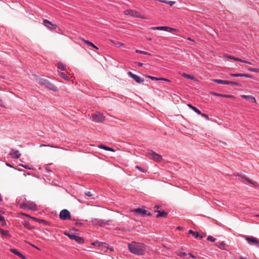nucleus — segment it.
Wrapping results in <instances>:
<instances>
[{
  "instance_id": "a878e982",
  "label": "nucleus",
  "mask_w": 259,
  "mask_h": 259,
  "mask_svg": "<svg viewBox=\"0 0 259 259\" xmlns=\"http://www.w3.org/2000/svg\"><path fill=\"white\" fill-rule=\"evenodd\" d=\"M157 212H158V214L156 215V218L165 217L167 214L164 211H161L160 210H158Z\"/></svg>"
},
{
  "instance_id": "09e8293b",
  "label": "nucleus",
  "mask_w": 259,
  "mask_h": 259,
  "mask_svg": "<svg viewBox=\"0 0 259 259\" xmlns=\"http://www.w3.org/2000/svg\"><path fill=\"white\" fill-rule=\"evenodd\" d=\"M201 115H202V117H204V118H207V119H208V115H207V114H204V113H203V114H202Z\"/></svg>"
},
{
  "instance_id": "7ed1b4c3",
  "label": "nucleus",
  "mask_w": 259,
  "mask_h": 259,
  "mask_svg": "<svg viewBox=\"0 0 259 259\" xmlns=\"http://www.w3.org/2000/svg\"><path fill=\"white\" fill-rule=\"evenodd\" d=\"M38 83L39 84L44 85L45 87L53 91H58V88L57 87H56L49 81L45 78L39 79V80H38Z\"/></svg>"
},
{
  "instance_id": "412c9836",
  "label": "nucleus",
  "mask_w": 259,
  "mask_h": 259,
  "mask_svg": "<svg viewBox=\"0 0 259 259\" xmlns=\"http://www.w3.org/2000/svg\"><path fill=\"white\" fill-rule=\"evenodd\" d=\"M241 98H242L243 99L251 100H252L253 101L254 103L256 102L255 98L254 97L252 96H250V95H241Z\"/></svg>"
},
{
  "instance_id": "8fccbe9b",
  "label": "nucleus",
  "mask_w": 259,
  "mask_h": 259,
  "mask_svg": "<svg viewBox=\"0 0 259 259\" xmlns=\"http://www.w3.org/2000/svg\"><path fill=\"white\" fill-rule=\"evenodd\" d=\"M116 45H117L118 47H122L123 45L122 43L119 42L116 43Z\"/></svg>"
},
{
  "instance_id": "c756f323",
  "label": "nucleus",
  "mask_w": 259,
  "mask_h": 259,
  "mask_svg": "<svg viewBox=\"0 0 259 259\" xmlns=\"http://www.w3.org/2000/svg\"><path fill=\"white\" fill-rule=\"evenodd\" d=\"M136 52L137 53H139V54H144V55H149L150 54L147 52H145V51H141V50H136Z\"/></svg>"
},
{
  "instance_id": "9b49d317",
  "label": "nucleus",
  "mask_w": 259,
  "mask_h": 259,
  "mask_svg": "<svg viewBox=\"0 0 259 259\" xmlns=\"http://www.w3.org/2000/svg\"><path fill=\"white\" fill-rule=\"evenodd\" d=\"M245 239L246 240L247 243L251 245H255L258 241V239L252 236H245Z\"/></svg>"
},
{
  "instance_id": "13d9d810",
  "label": "nucleus",
  "mask_w": 259,
  "mask_h": 259,
  "mask_svg": "<svg viewBox=\"0 0 259 259\" xmlns=\"http://www.w3.org/2000/svg\"><path fill=\"white\" fill-rule=\"evenodd\" d=\"M108 249H109L111 251H113V247H109V246H108Z\"/></svg>"
},
{
  "instance_id": "f704fd0d",
  "label": "nucleus",
  "mask_w": 259,
  "mask_h": 259,
  "mask_svg": "<svg viewBox=\"0 0 259 259\" xmlns=\"http://www.w3.org/2000/svg\"><path fill=\"white\" fill-rule=\"evenodd\" d=\"M148 77L153 80H159V77H154L152 76H148Z\"/></svg>"
},
{
  "instance_id": "3c124183",
  "label": "nucleus",
  "mask_w": 259,
  "mask_h": 259,
  "mask_svg": "<svg viewBox=\"0 0 259 259\" xmlns=\"http://www.w3.org/2000/svg\"><path fill=\"white\" fill-rule=\"evenodd\" d=\"M0 106L3 107L4 106V103L3 102V100L0 98Z\"/></svg>"
},
{
  "instance_id": "69168bd1",
  "label": "nucleus",
  "mask_w": 259,
  "mask_h": 259,
  "mask_svg": "<svg viewBox=\"0 0 259 259\" xmlns=\"http://www.w3.org/2000/svg\"><path fill=\"white\" fill-rule=\"evenodd\" d=\"M1 230H3V229L0 228V233L1 234Z\"/></svg>"
},
{
  "instance_id": "5fc2aeb1",
  "label": "nucleus",
  "mask_w": 259,
  "mask_h": 259,
  "mask_svg": "<svg viewBox=\"0 0 259 259\" xmlns=\"http://www.w3.org/2000/svg\"><path fill=\"white\" fill-rule=\"evenodd\" d=\"M255 246L259 248V240L257 241V243H256V244Z\"/></svg>"
},
{
  "instance_id": "473e14b6",
  "label": "nucleus",
  "mask_w": 259,
  "mask_h": 259,
  "mask_svg": "<svg viewBox=\"0 0 259 259\" xmlns=\"http://www.w3.org/2000/svg\"><path fill=\"white\" fill-rule=\"evenodd\" d=\"M1 234L3 236H8L9 235V231L4 230L3 229V230H1Z\"/></svg>"
},
{
  "instance_id": "c9c22d12",
  "label": "nucleus",
  "mask_w": 259,
  "mask_h": 259,
  "mask_svg": "<svg viewBox=\"0 0 259 259\" xmlns=\"http://www.w3.org/2000/svg\"><path fill=\"white\" fill-rule=\"evenodd\" d=\"M228 84H231V85H238V83L237 82H235V81H228Z\"/></svg>"
},
{
  "instance_id": "79ce46f5",
  "label": "nucleus",
  "mask_w": 259,
  "mask_h": 259,
  "mask_svg": "<svg viewBox=\"0 0 259 259\" xmlns=\"http://www.w3.org/2000/svg\"><path fill=\"white\" fill-rule=\"evenodd\" d=\"M135 167H136V168L139 169L141 171L144 172V169L142 167H140L139 166H136Z\"/></svg>"
},
{
  "instance_id": "4c0bfd02",
  "label": "nucleus",
  "mask_w": 259,
  "mask_h": 259,
  "mask_svg": "<svg viewBox=\"0 0 259 259\" xmlns=\"http://www.w3.org/2000/svg\"><path fill=\"white\" fill-rule=\"evenodd\" d=\"M227 57L229 58H230V59H233L234 60L239 61L240 58H236V57H232V56H228Z\"/></svg>"
},
{
  "instance_id": "ddd939ff",
  "label": "nucleus",
  "mask_w": 259,
  "mask_h": 259,
  "mask_svg": "<svg viewBox=\"0 0 259 259\" xmlns=\"http://www.w3.org/2000/svg\"><path fill=\"white\" fill-rule=\"evenodd\" d=\"M127 74L130 77L134 79L137 83H142L144 80L143 78H141V77L136 74H133L131 72H128Z\"/></svg>"
},
{
  "instance_id": "603ef678",
  "label": "nucleus",
  "mask_w": 259,
  "mask_h": 259,
  "mask_svg": "<svg viewBox=\"0 0 259 259\" xmlns=\"http://www.w3.org/2000/svg\"><path fill=\"white\" fill-rule=\"evenodd\" d=\"M139 66V67H142L143 65V64L142 63H141V62H137L136 63Z\"/></svg>"
},
{
  "instance_id": "f03ea898",
  "label": "nucleus",
  "mask_w": 259,
  "mask_h": 259,
  "mask_svg": "<svg viewBox=\"0 0 259 259\" xmlns=\"http://www.w3.org/2000/svg\"><path fill=\"white\" fill-rule=\"evenodd\" d=\"M17 201L21 208H26L33 211H36L37 210L36 204L32 201L27 200L26 198L25 197H21Z\"/></svg>"
},
{
  "instance_id": "49530a36",
  "label": "nucleus",
  "mask_w": 259,
  "mask_h": 259,
  "mask_svg": "<svg viewBox=\"0 0 259 259\" xmlns=\"http://www.w3.org/2000/svg\"><path fill=\"white\" fill-rule=\"evenodd\" d=\"M20 166H22V167H24L25 168H26V169H30V168H29V167H28V165H23V164H20Z\"/></svg>"
},
{
  "instance_id": "dca6fc26",
  "label": "nucleus",
  "mask_w": 259,
  "mask_h": 259,
  "mask_svg": "<svg viewBox=\"0 0 259 259\" xmlns=\"http://www.w3.org/2000/svg\"><path fill=\"white\" fill-rule=\"evenodd\" d=\"M91 244L94 246H98L99 247H103L106 248H108V244L105 242L96 241L92 242Z\"/></svg>"
},
{
  "instance_id": "393cba45",
  "label": "nucleus",
  "mask_w": 259,
  "mask_h": 259,
  "mask_svg": "<svg viewBox=\"0 0 259 259\" xmlns=\"http://www.w3.org/2000/svg\"><path fill=\"white\" fill-rule=\"evenodd\" d=\"M188 106L189 108L192 109L194 112H195L197 114L200 115L201 114V111L196 108L195 107L193 106L191 104H188Z\"/></svg>"
},
{
  "instance_id": "6e6d98bb",
  "label": "nucleus",
  "mask_w": 259,
  "mask_h": 259,
  "mask_svg": "<svg viewBox=\"0 0 259 259\" xmlns=\"http://www.w3.org/2000/svg\"><path fill=\"white\" fill-rule=\"evenodd\" d=\"M159 207H160L158 205H155V206H154L155 209H158V208H159Z\"/></svg>"
},
{
  "instance_id": "cd10ccee",
  "label": "nucleus",
  "mask_w": 259,
  "mask_h": 259,
  "mask_svg": "<svg viewBox=\"0 0 259 259\" xmlns=\"http://www.w3.org/2000/svg\"><path fill=\"white\" fill-rule=\"evenodd\" d=\"M57 67L58 68L61 69V70H66V68L65 65H64L62 62H59L57 64Z\"/></svg>"
},
{
  "instance_id": "052dcab7",
  "label": "nucleus",
  "mask_w": 259,
  "mask_h": 259,
  "mask_svg": "<svg viewBox=\"0 0 259 259\" xmlns=\"http://www.w3.org/2000/svg\"><path fill=\"white\" fill-rule=\"evenodd\" d=\"M181 229V227L179 226L177 228V229L180 230Z\"/></svg>"
},
{
  "instance_id": "4468645a",
  "label": "nucleus",
  "mask_w": 259,
  "mask_h": 259,
  "mask_svg": "<svg viewBox=\"0 0 259 259\" xmlns=\"http://www.w3.org/2000/svg\"><path fill=\"white\" fill-rule=\"evenodd\" d=\"M124 14L126 15H131L135 17H141L140 14L136 11L132 10H126L124 12Z\"/></svg>"
},
{
  "instance_id": "39448f33",
  "label": "nucleus",
  "mask_w": 259,
  "mask_h": 259,
  "mask_svg": "<svg viewBox=\"0 0 259 259\" xmlns=\"http://www.w3.org/2000/svg\"><path fill=\"white\" fill-rule=\"evenodd\" d=\"M59 217L62 220H66L70 219L71 214L67 209H63L60 212Z\"/></svg>"
},
{
  "instance_id": "6e6552de",
  "label": "nucleus",
  "mask_w": 259,
  "mask_h": 259,
  "mask_svg": "<svg viewBox=\"0 0 259 259\" xmlns=\"http://www.w3.org/2000/svg\"><path fill=\"white\" fill-rule=\"evenodd\" d=\"M238 179L243 182H244L245 181L246 182L249 183L250 184L253 185L255 187H257V183L256 182L249 179L248 178H246L245 176L238 175Z\"/></svg>"
},
{
  "instance_id": "864d4df0",
  "label": "nucleus",
  "mask_w": 259,
  "mask_h": 259,
  "mask_svg": "<svg viewBox=\"0 0 259 259\" xmlns=\"http://www.w3.org/2000/svg\"><path fill=\"white\" fill-rule=\"evenodd\" d=\"M239 259H248V258L245 257H243V256H240L239 257Z\"/></svg>"
},
{
  "instance_id": "ea45409f",
  "label": "nucleus",
  "mask_w": 259,
  "mask_h": 259,
  "mask_svg": "<svg viewBox=\"0 0 259 259\" xmlns=\"http://www.w3.org/2000/svg\"><path fill=\"white\" fill-rule=\"evenodd\" d=\"M46 146H50V147H53V148H60L58 146H50V145H44V144H41L40 145V147H46Z\"/></svg>"
},
{
  "instance_id": "c85d7f7f",
  "label": "nucleus",
  "mask_w": 259,
  "mask_h": 259,
  "mask_svg": "<svg viewBox=\"0 0 259 259\" xmlns=\"http://www.w3.org/2000/svg\"><path fill=\"white\" fill-rule=\"evenodd\" d=\"M182 76H183L185 78H188V79H191V80H193L194 79V77L193 76H192L188 74L185 73H183L182 74Z\"/></svg>"
},
{
  "instance_id": "2eb2a0df",
  "label": "nucleus",
  "mask_w": 259,
  "mask_h": 259,
  "mask_svg": "<svg viewBox=\"0 0 259 259\" xmlns=\"http://www.w3.org/2000/svg\"><path fill=\"white\" fill-rule=\"evenodd\" d=\"M148 153L149 155L152 156V159L156 162H159L162 159V157L160 155L156 153L152 150L149 151Z\"/></svg>"
},
{
  "instance_id": "aec40b11",
  "label": "nucleus",
  "mask_w": 259,
  "mask_h": 259,
  "mask_svg": "<svg viewBox=\"0 0 259 259\" xmlns=\"http://www.w3.org/2000/svg\"><path fill=\"white\" fill-rule=\"evenodd\" d=\"M98 147L100 149H104L106 151H112V152L114 151V150L113 148L107 147V146L103 145H100L98 146Z\"/></svg>"
},
{
  "instance_id": "6ab92c4d",
  "label": "nucleus",
  "mask_w": 259,
  "mask_h": 259,
  "mask_svg": "<svg viewBox=\"0 0 259 259\" xmlns=\"http://www.w3.org/2000/svg\"><path fill=\"white\" fill-rule=\"evenodd\" d=\"M232 76L234 77H249V75L247 74L243 73H231L230 74Z\"/></svg>"
},
{
  "instance_id": "72a5a7b5",
  "label": "nucleus",
  "mask_w": 259,
  "mask_h": 259,
  "mask_svg": "<svg viewBox=\"0 0 259 259\" xmlns=\"http://www.w3.org/2000/svg\"><path fill=\"white\" fill-rule=\"evenodd\" d=\"M207 240L208 241H211V242H214L216 240L215 238H213L212 236H209L207 238Z\"/></svg>"
},
{
  "instance_id": "680f3d73",
  "label": "nucleus",
  "mask_w": 259,
  "mask_h": 259,
  "mask_svg": "<svg viewBox=\"0 0 259 259\" xmlns=\"http://www.w3.org/2000/svg\"><path fill=\"white\" fill-rule=\"evenodd\" d=\"M94 48L95 49H97V50H98V48L97 46H96V47H94Z\"/></svg>"
},
{
  "instance_id": "f257e3e1",
  "label": "nucleus",
  "mask_w": 259,
  "mask_h": 259,
  "mask_svg": "<svg viewBox=\"0 0 259 259\" xmlns=\"http://www.w3.org/2000/svg\"><path fill=\"white\" fill-rule=\"evenodd\" d=\"M128 249L131 253L137 255H141L145 251L146 246L143 243L134 241L128 244Z\"/></svg>"
},
{
  "instance_id": "c03bdc74",
  "label": "nucleus",
  "mask_w": 259,
  "mask_h": 259,
  "mask_svg": "<svg viewBox=\"0 0 259 259\" xmlns=\"http://www.w3.org/2000/svg\"><path fill=\"white\" fill-rule=\"evenodd\" d=\"M85 194L87 196H89V197L92 196L93 195L92 193L91 192H90V191L85 192Z\"/></svg>"
},
{
  "instance_id": "4d7b16f0",
  "label": "nucleus",
  "mask_w": 259,
  "mask_h": 259,
  "mask_svg": "<svg viewBox=\"0 0 259 259\" xmlns=\"http://www.w3.org/2000/svg\"><path fill=\"white\" fill-rule=\"evenodd\" d=\"M189 255L190 256H191V257H192L193 258H195V256L193 254H192L191 253H189Z\"/></svg>"
},
{
  "instance_id": "a19ab883",
  "label": "nucleus",
  "mask_w": 259,
  "mask_h": 259,
  "mask_svg": "<svg viewBox=\"0 0 259 259\" xmlns=\"http://www.w3.org/2000/svg\"><path fill=\"white\" fill-rule=\"evenodd\" d=\"M233 97V96L232 95H230L222 94V97H224V98H232Z\"/></svg>"
},
{
  "instance_id": "58836bf2",
  "label": "nucleus",
  "mask_w": 259,
  "mask_h": 259,
  "mask_svg": "<svg viewBox=\"0 0 259 259\" xmlns=\"http://www.w3.org/2000/svg\"><path fill=\"white\" fill-rule=\"evenodd\" d=\"M239 62H242L244 63H246V64H251V62L246 61V60H242L241 59H239Z\"/></svg>"
},
{
  "instance_id": "de8ad7c7",
  "label": "nucleus",
  "mask_w": 259,
  "mask_h": 259,
  "mask_svg": "<svg viewBox=\"0 0 259 259\" xmlns=\"http://www.w3.org/2000/svg\"><path fill=\"white\" fill-rule=\"evenodd\" d=\"M4 221H5L4 217L0 214V222H4Z\"/></svg>"
},
{
  "instance_id": "2f4dec72",
  "label": "nucleus",
  "mask_w": 259,
  "mask_h": 259,
  "mask_svg": "<svg viewBox=\"0 0 259 259\" xmlns=\"http://www.w3.org/2000/svg\"><path fill=\"white\" fill-rule=\"evenodd\" d=\"M248 70L251 72H258V71H259L258 68H248Z\"/></svg>"
},
{
  "instance_id": "423d86ee",
  "label": "nucleus",
  "mask_w": 259,
  "mask_h": 259,
  "mask_svg": "<svg viewBox=\"0 0 259 259\" xmlns=\"http://www.w3.org/2000/svg\"><path fill=\"white\" fill-rule=\"evenodd\" d=\"M110 221H105V220L95 219L92 221V223L94 225L104 226L106 224H109Z\"/></svg>"
},
{
  "instance_id": "a211bd4d",
  "label": "nucleus",
  "mask_w": 259,
  "mask_h": 259,
  "mask_svg": "<svg viewBox=\"0 0 259 259\" xmlns=\"http://www.w3.org/2000/svg\"><path fill=\"white\" fill-rule=\"evenodd\" d=\"M11 251L14 253L15 254L18 255L22 259H26L25 256L23 255L21 252H19L17 249L14 248H11L10 249Z\"/></svg>"
},
{
  "instance_id": "b1692460",
  "label": "nucleus",
  "mask_w": 259,
  "mask_h": 259,
  "mask_svg": "<svg viewBox=\"0 0 259 259\" xmlns=\"http://www.w3.org/2000/svg\"><path fill=\"white\" fill-rule=\"evenodd\" d=\"M59 75L61 78H63L64 79L67 81H70V78L68 76H67V75L64 72H59Z\"/></svg>"
},
{
  "instance_id": "20e7f679",
  "label": "nucleus",
  "mask_w": 259,
  "mask_h": 259,
  "mask_svg": "<svg viewBox=\"0 0 259 259\" xmlns=\"http://www.w3.org/2000/svg\"><path fill=\"white\" fill-rule=\"evenodd\" d=\"M64 234L68 237L70 239L75 240L79 244L84 243V239L82 237L78 236L74 234L65 232Z\"/></svg>"
},
{
  "instance_id": "f3484780",
  "label": "nucleus",
  "mask_w": 259,
  "mask_h": 259,
  "mask_svg": "<svg viewBox=\"0 0 259 259\" xmlns=\"http://www.w3.org/2000/svg\"><path fill=\"white\" fill-rule=\"evenodd\" d=\"M10 154L13 158H19L21 156V154L20 153L19 151L14 149L11 150Z\"/></svg>"
},
{
  "instance_id": "338daca9",
  "label": "nucleus",
  "mask_w": 259,
  "mask_h": 259,
  "mask_svg": "<svg viewBox=\"0 0 259 259\" xmlns=\"http://www.w3.org/2000/svg\"><path fill=\"white\" fill-rule=\"evenodd\" d=\"M183 254L184 255H185L186 254V253H185V252H184V253H183Z\"/></svg>"
},
{
  "instance_id": "7c9ffc66",
  "label": "nucleus",
  "mask_w": 259,
  "mask_h": 259,
  "mask_svg": "<svg viewBox=\"0 0 259 259\" xmlns=\"http://www.w3.org/2000/svg\"><path fill=\"white\" fill-rule=\"evenodd\" d=\"M83 41L84 42L85 44L88 45L89 46H91V47H96V46L94 45L92 42L89 41V40H84V39H83Z\"/></svg>"
},
{
  "instance_id": "e2e57ef3",
  "label": "nucleus",
  "mask_w": 259,
  "mask_h": 259,
  "mask_svg": "<svg viewBox=\"0 0 259 259\" xmlns=\"http://www.w3.org/2000/svg\"><path fill=\"white\" fill-rule=\"evenodd\" d=\"M188 39L190 40H192L190 38H189V37L188 38Z\"/></svg>"
},
{
  "instance_id": "1a4fd4ad",
  "label": "nucleus",
  "mask_w": 259,
  "mask_h": 259,
  "mask_svg": "<svg viewBox=\"0 0 259 259\" xmlns=\"http://www.w3.org/2000/svg\"><path fill=\"white\" fill-rule=\"evenodd\" d=\"M152 30H163L166 31H176V29L168 26H156L151 28Z\"/></svg>"
},
{
  "instance_id": "f8f14e48",
  "label": "nucleus",
  "mask_w": 259,
  "mask_h": 259,
  "mask_svg": "<svg viewBox=\"0 0 259 259\" xmlns=\"http://www.w3.org/2000/svg\"><path fill=\"white\" fill-rule=\"evenodd\" d=\"M43 24L51 30L56 29L57 27L56 25L53 24L51 21L46 19L43 21Z\"/></svg>"
},
{
  "instance_id": "4be33fe9",
  "label": "nucleus",
  "mask_w": 259,
  "mask_h": 259,
  "mask_svg": "<svg viewBox=\"0 0 259 259\" xmlns=\"http://www.w3.org/2000/svg\"><path fill=\"white\" fill-rule=\"evenodd\" d=\"M212 81L213 82H217L219 84H228V80H224L214 79H213Z\"/></svg>"
},
{
  "instance_id": "bf43d9fd",
  "label": "nucleus",
  "mask_w": 259,
  "mask_h": 259,
  "mask_svg": "<svg viewBox=\"0 0 259 259\" xmlns=\"http://www.w3.org/2000/svg\"><path fill=\"white\" fill-rule=\"evenodd\" d=\"M6 165L9 167H12V166L11 165V164H9V163H7Z\"/></svg>"
},
{
  "instance_id": "e433bc0d",
  "label": "nucleus",
  "mask_w": 259,
  "mask_h": 259,
  "mask_svg": "<svg viewBox=\"0 0 259 259\" xmlns=\"http://www.w3.org/2000/svg\"><path fill=\"white\" fill-rule=\"evenodd\" d=\"M165 3L169 5L170 6H172L175 4V2L174 1H166Z\"/></svg>"
},
{
  "instance_id": "0e129e2a",
  "label": "nucleus",
  "mask_w": 259,
  "mask_h": 259,
  "mask_svg": "<svg viewBox=\"0 0 259 259\" xmlns=\"http://www.w3.org/2000/svg\"><path fill=\"white\" fill-rule=\"evenodd\" d=\"M148 39L149 40H151V38H148Z\"/></svg>"
},
{
  "instance_id": "a18cd8bd",
  "label": "nucleus",
  "mask_w": 259,
  "mask_h": 259,
  "mask_svg": "<svg viewBox=\"0 0 259 259\" xmlns=\"http://www.w3.org/2000/svg\"><path fill=\"white\" fill-rule=\"evenodd\" d=\"M212 94L215 96L222 97V94L217 93H213Z\"/></svg>"
},
{
  "instance_id": "5701e85b",
  "label": "nucleus",
  "mask_w": 259,
  "mask_h": 259,
  "mask_svg": "<svg viewBox=\"0 0 259 259\" xmlns=\"http://www.w3.org/2000/svg\"><path fill=\"white\" fill-rule=\"evenodd\" d=\"M217 246L221 249H226L227 245L223 241L217 244Z\"/></svg>"
},
{
  "instance_id": "bb28decb",
  "label": "nucleus",
  "mask_w": 259,
  "mask_h": 259,
  "mask_svg": "<svg viewBox=\"0 0 259 259\" xmlns=\"http://www.w3.org/2000/svg\"><path fill=\"white\" fill-rule=\"evenodd\" d=\"M189 234H192L195 238H198V237L202 238V236H200L198 232H195L191 230L189 231Z\"/></svg>"
},
{
  "instance_id": "37998d69",
  "label": "nucleus",
  "mask_w": 259,
  "mask_h": 259,
  "mask_svg": "<svg viewBox=\"0 0 259 259\" xmlns=\"http://www.w3.org/2000/svg\"><path fill=\"white\" fill-rule=\"evenodd\" d=\"M159 80H165V81H168V82L170 81V80H168V79H166L165 78H162V77H159Z\"/></svg>"
},
{
  "instance_id": "0eeeda50",
  "label": "nucleus",
  "mask_w": 259,
  "mask_h": 259,
  "mask_svg": "<svg viewBox=\"0 0 259 259\" xmlns=\"http://www.w3.org/2000/svg\"><path fill=\"white\" fill-rule=\"evenodd\" d=\"M132 212H136L141 217H145V215H150V212L147 213V211L141 208H138L131 210Z\"/></svg>"
},
{
  "instance_id": "9d476101",
  "label": "nucleus",
  "mask_w": 259,
  "mask_h": 259,
  "mask_svg": "<svg viewBox=\"0 0 259 259\" xmlns=\"http://www.w3.org/2000/svg\"><path fill=\"white\" fill-rule=\"evenodd\" d=\"M105 120V117L102 114L97 113L93 116V120L96 122H102Z\"/></svg>"
}]
</instances>
